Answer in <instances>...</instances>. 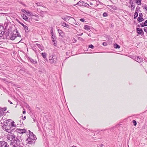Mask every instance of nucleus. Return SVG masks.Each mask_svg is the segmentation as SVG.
<instances>
[{
	"label": "nucleus",
	"instance_id": "f257e3e1",
	"mask_svg": "<svg viewBox=\"0 0 147 147\" xmlns=\"http://www.w3.org/2000/svg\"><path fill=\"white\" fill-rule=\"evenodd\" d=\"M7 139L14 146L17 145V138L16 136L13 134L11 133L7 136Z\"/></svg>",
	"mask_w": 147,
	"mask_h": 147
},
{
	"label": "nucleus",
	"instance_id": "f03ea898",
	"mask_svg": "<svg viewBox=\"0 0 147 147\" xmlns=\"http://www.w3.org/2000/svg\"><path fill=\"white\" fill-rule=\"evenodd\" d=\"M5 123L9 124L10 123V125L11 126V127H17L15 122L14 121H12V120L11 119H7L5 121Z\"/></svg>",
	"mask_w": 147,
	"mask_h": 147
},
{
	"label": "nucleus",
	"instance_id": "7ed1b4c3",
	"mask_svg": "<svg viewBox=\"0 0 147 147\" xmlns=\"http://www.w3.org/2000/svg\"><path fill=\"white\" fill-rule=\"evenodd\" d=\"M9 123H5L3 127V129L4 130L9 133L10 131V129L11 128V126L9 124Z\"/></svg>",
	"mask_w": 147,
	"mask_h": 147
},
{
	"label": "nucleus",
	"instance_id": "20e7f679",
	"mask_svg": "<svg viewBox=\"0 0 147 147\" xmlns=\"http://www.w3.org/2000/svg\"><path fill=\"white\" fill-rule=\"evenodd\" d=\"M49 58V62L51 64L55 63L57 61V59L56 58L53 57V56H50Z\"/></svg>",
	"mask_w": 147,
	"mask_h": 147
},
{
	"label": "nucleus",
	"instance_id": "39448f33",
	"mask_svg": "<svg viewBox=\"0 0 147 147\" xmlns=\"http://www.w3.org/2000/svg\"><path fill=\"white\" fill-rule=\"evenodd\" d=\"M7 142L2 141L0 142V147H8Z\"/></svg>",
	"mask_w": 147,
	"mask_h": 147
},
{
	"label": "nucleus",
	"instance_id": "423d86ee",
	"mask_svg": "<svg viewBox=\"0 0 147 147\" xmlns=\"http://www.w3.org/2000/svg\"><path fill=\"white\" fill-rule=\"evenodd\" d=\"M143 15L142 13H140L139 14V16L138 18V21L139 22H140L143 21L144 19L142 18Z\"/></svg>",
	"mask_w": 147,
	"mask_h": 147
},
{
	"label": "nucleus",
	"instance_id": "0eeeda50",
	"mask_svg": "<svg viewBox=\"0 0 147 147\" xmlns=\"http://www.w3.org/2000/svg\"><path fill=\"white\" fill-rule=\"evenodd\" d=\"M17 131L20 134H23L26 132V130L25 129H17Z\"/></svg>",
	"mask_w": 147,
	"mask_h": 147
},
{
	"label": "nucleus",
	"instance_id": "6e6552de",
	"mask_svg": "<svg viewBox=\"0 0 147 147\" xmlns=\"http://www.w3.org/2000/svg\"><path fill=\"white\" fill-rule=\"evenodd\" d=\"M16 34H14L13 33H11V35L10 36V38L11 40H14L16 38Z\"/></svg>",
	"mask_w": 147,
	"mask_h": 147
},
{
	"label": "nucleus",
	"instance_id": "1a4fd4ad",
	"mask_svg": "<svg viewBox=\"0 0 147 147\" xmlns=\"http://www.w3.org/2000/svg\"><path fill=\"white\" fill-rule=\"evenodd\" d=\"M136 31L138 34H140L143 32L142 29L140 28H136Z\"/></svg>",
	"mask_w": 147,
	"mask_h": 147
},
{
	"label": "nucleus",
	"instance_id": "9d476101",
	"mask_svg": "<svg viewBox=\"0 0 147 147\" xmlns=\"http://www.w3.org/2000/svg\"><path fill=\"white\" fill-rule=\"evenodd\" d=\"M6 110V109H0V117L2 116L4 114V111Z\"/></svg>",
	"mask_w": 147,
	"mask_h": 147
},
{
	"label": "nucleus",
	"instance_id": "9b49d317",
	"mask_svg": "<svg viewBox=\"0 0 147 147\" xmlns=\"http://www.w3.org/2000/svg\"><path fill=\"white\" fill-rule=\"evenodd\" d=\"M61 25L67 28H69V26L68 25V24H66L64 22H62L61 23Z\"/></svg>",
	"mask_w": 147,
	"mask_h": 147
},
{
	"label": "nucleus",
	"instance_id": "f8f14e48",
	"mask_svg": "<svg viewBox=\"0 0 147 147\" xmlns=\"http://www.w3.org/2000/svg\"><path fill=\"white\" fill-rule=\"evenodd\" d=\"M140 24L142 27L147 26V20H146L144 22H143Z\"/></svg>",
	"mask_w": 147,
	"mask_h": 147
},
{
	"label": "nucleus",
	"instance_id": "ddd939ff",
	"mask_svg": "<svg viewBox=\"0 0 147 147\" xmlns=\"http://www.w3.org/2000/svg\"><path fill=\"white\" fill-rule=\"evenodd\" d=\"M22 18L26 21H28V18L24 14H23L22 15Z\"/></svg>",
	"mask_w": 147,
	"mask_h": 147
},
{
	"label": "nucleus",
	"instance_id": "4468645a",
	"mask_svg": "<svg viewBox=\"0 0 147 147\" xmlns=\"http://www.w3.org/2000/svg\"><path fill=\"white\" fill-rule=\"evenodd\" d=\"M136 3L138 5H141V4L142 0H134Z\"/></svg>",
	"mask_w": 147,
	"mask_h": 147
},
{
	"label": "nucleus",
	"instance_id": "2eb2a0df",
	"mask_svg": "<svg viewBox=\"0 0 147 147\" xmlns=\"http://www.w3.org/2000/svg\"><path fill=\"white\" fill-rule=\"evenodd\" d=\"M84 2L82 1H80L76 5H78L80 6H82L83 5V3Z\"/></svg>",
	"mask_w": 147,
	"mask_h": 147
},
{
	"label": "nucleus",
	"instance_id": "dca6fc26",
	"mask_svg": "<svg viewBox=\"0 0 147 147\" xmlns=\"http://www.w3.org/2000/svg\"><path fill=\"white\" fill-rule=\"evenodd\" d=\"M135 7V6L133 4L132 2L131 5V11H134V10Z\"/></svg>",
	"mask_w": 147,
	"mask_h": 147
},
{
	"label": "nucleus",
	"instance_id": "f3484780",
	"mask_svg": "<svg viewBox=\"0 0 147 147\" xmlns=\"http://www.w3.org/2000/svg\"><path fill=\"white\" fill-rule=\"evenodd\" d=\"M84 29L88 30L89 29V27L87 25H85L84 26Z\"/></svg>",
	"mask_w": 147,
	"mask_h": 147
},
{
	"label": "nucleus",
	"instance_id": "a211bd4d",
	"mask_svg": "<svg viewBox=\"0 0 147 147\" xmlns=\"http://www.w3.org/2000/svg\"><path fill=\"white\" fill-rule=\"evenodd\" d=\"M2 28L3 27L1 26H0V37L2 35Z\"/></svg>",
	"mask_w": 147,
	"mask_h": 147
},
{
	"label": "nucleus",
	"instance_id": "6ab92c4d",
	"mask_svg": "<svg viewBox=\"0 0 147 147\" xmlns=\"http://www.w3.org/2000/svg\"><path fill=\"white\" fill-rule=\"evenodd\" d=\"M138 16V14L137 12L136 11L135 12L134 14V18L135 19Z\"/></svg>",
	"mask_w": 147,
	"mask_h": 147
},
{
	"label": "nucleus",
	"instance_id": "aec40b11",
	"mask_svg": "<svg viewBox=\"0 0 147 147\" xmlns=\"http://www.w3.org/2000/svg\"><path fill=\"white\" fill-rule=\"evenodd\" d=\"M114 47L116 48V49H117V48H118V49H119L120 48V46L119 45H118L117 44H114Z\"/></svg>",
	"mask_w": 147,
	"mask_h": 147
},
{
	"label": "nucleus",
	"instance_id": "412c9836",
	"mask_svg": "<svg viewBox=\"0 0 147 147\" xmlns=\"http://www.w3.org/2000/svg\"><path fill=\"white\" fill-rule=\"evenodd\" d=\"M41 55L42 57L44 58H45L46 57V54L45 53H42Z\"/></svg>",
	"mask_w": 147,
	"mask_h": 147
},
{
	"label": "nucleus",
	"instance_id": "4be33fe9",
	"mask_svg": "<svg viewBox=\"0 0 147 147\" xmlns=\"http://www.w3.org/2000/svg\"><path fill=\"white\" fill-rule=\"evenodd\" d=\"M58 31L60 35H61L63 34V32L61 30L58 29Z\"/></svg>",
	"mask_w": 147,
	"mask_h": 147
},
{
	"label": "nucleus",
	"instance_id": "5701e85b",
	"mask_svg": "<svg viewBox=\"0 0 147 147\" xmlns=\"http://www.w3.org/2000/svg\"><path fill=\"white\" fill-rule=\"evenodd\" d=\"M18 37L19 39H18V40L16 41L17 43L19 42L22 40L21 39V36H18Z\"/></svg>",
	"mask_w": 147,
	"mask_h": 147
},
{
	"label": "nucleus",
	"instance_id": "b1692460",
	"mask_svg": "<svg viewBox=\"0 0 147 147\" xmlns=\"http://www.w3.org/2000/svg\"><path fill=\"white\" fill-rule=\"evenodd\" d=\"M132 123H133V124L135 126H136V124H137V123H136V121L135 120H133L132 121Z\"/></svg>",
	"mask_w": 147,
	"mask_h": 147
},
{
	"label": "nucleus",
	"instance_id": "393cba45",
	"mask_svg": "<svg viewBox=\"0 0 147 147\" xmlns=\"http://www.w3.org/2000/svg\"><path fill=\"white\" fill-rule=\"evenodd\" d=\"M103 16L104 17H107L108 16V14L106 12H104L103 14Z\"/></svg>",
	"mask_w": 147,
	"mask_h": 147
},
{
	"label": "nucleus",
	"instance_id": "a878e982",
	"mask_svg": "<svg viewBox=\"0 0 147 147\" xmlns=\"http://www.w3.org/2000/svg\"><path fill=\"white\" fill-rule=\"evenodd\" d=\"M23 27L24 28L25 30L26 31L28 30V27L26 26H24V27Z\"/></svg>",
	"mask_w": 147,
	"mask_h": 147
},
{
	"label": "nucleus",
	"instance_id": "bb28decb",
	"mask_svg": "<svg viewBox=\"0 0 147 147\" xmlns=\"http://www.w3.org/2000/svg\"><path fill=\"white\" fill-rule=\"evenodd\" d=\"M30 138H28L26 139L27 141H28V142L29 144H32V142L31 141H30Z\"/></svg>",
	"mask_w": 147,
	"mask_h": 147
},
{
	"label": "nucleus",
	"instance_id": "cd10ccee",
	"mask_svg": "<svg viewBox=\"0 0 147 147\" xmlns=\"http://www.w3.org/2000/svg\"><path fill=\"white\" fill-rule=\"evenodd\" d=\"M144 31L146 33H147V27H144Z\"/></svg>",
	"mask_w": 147,
	"mask_h": 147
},
{
	"label": "nucleus",
	"instance_id": "c85d7f7f",
	"mask_svg": "<svg viewBox=\"0 0 147 147\" xmlns=\"http://www.w3.org/2000/svg\"><path fill=\"white\" fill-rule=\"evenodd\" d=\"M89 48L93 49L94 47L92 45H89Z\"/></svg>",
	"mask_w": 147,
	"mask_h": 147
},
{
	"label": "nucleus",
	"instance_id": "c756f323",
	"mask_svg": "<svg viewBox=\"0 0 147 147\" xmlns=\"http://www.w3.org/2000/svg\"><path fill=\"white\" fill-rule=\"evenodd\" d=\"M32 14L31 13V12H28V13L27 14V16H29L32 15Z\"/></svg>",
	"mask_w": 147,
	"mask_h": 147
},
{
	"label": "nucleus",
	"instance_id": "7c9ffc66",
	"mask_svg": "<svg viewBox=\"0 0 147 147\" xmlns=\"http://www.w3.org/2000/svg\"><path fill=\"white\" fill-rule=\"evenodd\" d=\"M80 20L82 22H84V18H81L80 19Z\"/></svg>",
	"mask_w": 147,
	"mask_h": 147
},
{
	"label": "nucleus",
	"instance_id": "2f4dec72",
	"mask_svg": "<svg viewBox=\"0 0 147 147\" xmlns=\"http://www.w3.org/2000/svg\"><path fill=\"white\" fill-rule=\"evenodd\" d=\"M102 45L104 46H106L107 45V44L106 42H104L102 43Z\"/></svg>",
	"mask_w": 147,
	"mask_h": 147
},
{
	"label": "nucleus",
	"instance_id": "473e14b6",
	"mask_svg": "<svg viewBox=\"0 0 147 147\" xmlns=\"http://www.w3.org/2000/svg\"><path fill=\"white\" fill-rule=\"evenodd\" d=\"M25 10L24 9H21V11L24 13H25Z\"/></svg>",
	"mask_w": 147,
	"mask_h": 147
},
{
	"label": "nucleus",
	"instance_id": "72a5a7b5",
	"mask_svg": "<svg viewBox=\"0 0 147 147\" xmlns=\"http://www.w3.org/2000/svg\"><path fill=\"white\" fill-rule=\"evenodd\" d=\"M20 24L23 27L25 26V25H24V24L22 23H20Z\"/></svg>",
	"mask_w": 147,
	"mask_h": 147
},
{
	"label": "nucleus",
	"instance_id": "f704fd0d",
	"mask_svg": "<svg viewBox=\"0 0 147 147\" xmlns=\"http://www.w3.org/2000/svg\"><path fill=\"white\" fill-rule=\"evenodd\" d=\"M29 11L28 10H26L25 11V13H27V14L28 13V12H29Z\"/></svg>",
	"mask_w": 147,
	"mask_h": 147
},
{
	"label": "nucleus",
	"instance_id": "c9c22d12",
	"mask_svg": "<svg viewBox=\"0 0 147 147\" xmlns=\"http://www.w3.org/2000/svg\"><path fill=\"white\" fill-rule=\"evenodd\" d=\"M109 6L112 9H115V8L113 7H112V6Z\"/></svg>",
	"mask_w": 147,
	"mask_h": 147
},
{
	"label": "nucleus",
	"instance_id": "e433bc0d",
	"mask_svg": "<svg viewBox=\"0 0 147 147\" xmlns=\"http://www.w3.org/2000/svg\"><path fill=\"white\" fill-rule=\"evenodd\" d=\"M26 113V111L24 110V111H23V114H25Z\"/></svg>",
	"mask_w": 147,
	"mask_h": 147
},
{
	"label": "nucleus",
	"instance_id": "4c0bfd02",
	"mask_svg": "<svg viewBox=\"0 0 147 147\" xmlns=\"http://www.w3.org/2000/svg\"><path fill=\"white\" fill-rule=\"evenodd\" d=\"M26 119V116H24V119H23V120H24Z\"/></svg>",
	"mask_w": 147,
	"mask_h": 147
},
{
	"label": "nucleus",
	"instance_id": "58836bf2",
	"mask_svg": "<svg viewBox=\"0 0 147 147\" xmlns=\"http://www.w3.org/2000/svg\"><path fill=\"white\" fill-rule=\"evenodd\" d=\"M54 46H56L57 45V44L56 43L54 42Z\"/></svg>",
	"mask_w": 147,
	"mask_h": 147
},
{
	"label": "nucleus",
	"instance_id": "ea45409f",
	"mask_svg": "<svg viewBox=\"0 0 147 147\" xmlns=\"http://www.w3.org/2000/svg\"><path fill=\"white\" fill-rule=\"evenodd\" d=\"M36 45H37V46H38V45H39V44H36Z\"/></svg>",
	"mask_w": 147,
	"mask_h": 147
},
{
	"label": "nucleus",
	"instance_id": "a19ab883",
	"mask_svg": "<svg viewBox=\"0 0 147 147\" xmlns=\"http://www.w3.org/2000/svg\"><path fill=\"white\" fill-rule=\"evenodd\" d=\"M11 103V104H12V103L11 102V103Z\"/></svg>",
	"mask_w": 147,
	"mask_h": 147
},
{
	"label": "nucleus",
	"instance_id": "79ce46f5",
	"mask_svg": "<svg viewBox=\"0 0 147 147\" xmlns=\"http://www.w3.org/2000/svg\"><path fill=\"white\" fill-rule=\"evenodd\" d=\"M53 42H54V40H53Z\"/></svg>",
	"mask_w": 147,
	"mask_h": 147
}]
</instances>
